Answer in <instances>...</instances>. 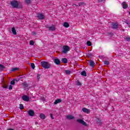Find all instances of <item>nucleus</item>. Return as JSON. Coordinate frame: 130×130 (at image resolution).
I'll return each mask as SVG.
<instances>
[{"instance_id": "23", "label": "nucleus", "mask_w": 130, "mask_h": 130, "mask_svg": "<svg viewBox=\"0 0 130 130\" xmlns=\"http://www.w3.org/2000/svg\"><path fill=\"white\" fill-rule=\"evenodd\" d=\"M31 69H32V70H34V69H35V64H34V63H31L30 64Z\"/></svg>"}, {"instance_id": "7", "label": "nucleus", "mask_w": 130, "mask_h": 130, "mask_svg": "<svg viewBox=\"0 0 130 130\" xmlns=\"http://www.w3.org/2000/svg\"><path fill=\"white\" fill-rule=\"evenodd\" d=\"M28 114L30 116H34L35 112L34 111L32 110H29L28 111Z\"/></svg>"}, {"instance_id": "36", "label": "nucleus", "mask_w": 130, "mask_h": 130, "mask_svg": "<svg viewBox=\"0 0 130 130\" xmlns=\"http://www.w3.org/2000/svg\"><path fill=\"white\" fill-rule=\"evenodd\" d=\"M125 24H127V25H128V27L130 28V23L127 22V21H125Z\"/></svg>"}, {"instance_id": "18", "label": "nucleus", "mask_w": 130, "mask_h": 130, "mask_svg": "<svg viewBox=\"0 0 130 130\" xmlns=\"http://www.w3.org/2000/svg\"><path fill=\"white\" fill-rule=\"evenodd\" d=\"M12 32L14 35H17V31L16 30V29L15 27H13L12 28Z\"/></svg>"}, {"instance_id": "8", "label": "nucleus", "mask_w": 130, "mask_h": 130, "mask_svg": "<svg viewBox=\"0 0 130 130\" xmlns=\"http://www.w3.org/2000/svg\"><path fill=\"white\" fill-rule=\"evenodd\" d=\"M82 111H83L85 113H87V114L90 113V110L86 108H83Z\"/></svg>"}, {"instance_id": "30", "label": "nucleus", "mask_w": 130, "mask_h": 130, "mask_svg": "<svg viewBox=\"0 0 130 130\" xmlns=\"http://www.w3.org/2000/svg\"><path fill=\"white\" fill-rule=\"evenodd\" d=\"M83 5H85V3L84 2L79 3L78 4V7H81V6H83Z\"/></svg>"}, {"instance_id": "14", "label": "nucleus", "mask_w": 130, "mask_h": 130, "mask_svg": "<svg viewBox=\"0 0 130 130\" xmlns=\"http://www.w3.org/2000/svg\"><path fill=\"white\" fill-rule=\"evenodd\" d=\"M61 60L63 63H68V59L67 58H62Z\"/></svg>"}, {"instance_id": "24", "label": "nucleus", "mask_w": 130, "mask_h": 130, "mask_svg": "<svg viewBox=\"0 0 130 130\" xmlns=\"http://www.w3.org/2000/svg\"><path fill=\"white\" fill-rule=\"evenodd\" d=\"M18 70H19L18 68H13L12 69L11 71L12 72H15V71H18Z\"/></svg>"}, {"instance_id": "11", "label": "nucleus", "mask_w": 130, "mask_h": 130, "mask_svg": "<svg viewBox=\"0 0 130 130\" xmlns=\"http://www.w3.org/2000/svg\"><path fill=\"white\" fill-rule=\"evenodd\" d=\"M89 66L91 67V68H94L95 67V62H94V61L90 60L89 61Z\"/></svg>"}, {"instance_id": "1", "label": "nucleus", "mask_w": 130, "mask_h": 130, "mask_svg": "<svg viewBox=\"0 0 130 130\" xmlns=\"http://www.w3.org/2000/svg\"><path fill=\"white\" fill-rule=\"evenodd\" d=\"M41 64L42 67V68H44V69H49L50 68V64L48 63V62H46L45 61H43L41 62Z\"/></svg>"}, {"instance_id": "9", "label": "nucleus", "mask_w": 130, "mask_h": 130, "mask_svg": "<svg viewBox=\"0 0 130 130\" xmlns=\"http://www.w3.org/2000/svg\"><path fill=\"white\" fill-rule=\"evenodd\" d=\"M54 62L57 65L60 64V60H59L58 58L54 59Z\"/></svg>"}, {"instance_id": "40", "label": "nucleus", "mask_w": 130, "mask_h": 130, "mask_svg": "<svg viewBox=\"0 0 130 130\" xmlns=\"http://www.w3.org/2000/svg\"><path fill=\"white\" fill-rule=\"evenodd\" d=\"M37 79L38 80H39V79H40V74H38L37 75Z\"/></svg>"}, {"instance_id": "43", "label": "nucleus", "mask_w": 130, "mask_h": 130, "mask_svg": "<svg viewBox=\"0 0 130 130\" xmlns=\"http://www.w3.org/2000/svg\"><path fill=\"white\" fill-rule=\"evenodd\" d=\"M89 56H91L92 55V54L89 53Z\"/></svg>"}, {"instance_id": "19", "label": "nucleus", "mask_w": 130, "mask_h": 130, "mask_svg": "<svg viewBox=\"0 0 130 130\" xmlns=\"http://www.w3.org/2000/svg\"><path fill=\"white\" fill-rule=\"evenodd\" d=\"M63 26L65 27V28H69V27H70V24L68 22H64Z\"/></svg>"}, {"instance_id": "27", "label": "nucleus", "mask_w": 130, "mask_h": 130, "mask_svg": "<svg viewBox=\"0 0 130 130\" xmlns=\"http://www.w3.org/2000/svg\"><path fill=\"white\" fill-rule=\"evenodd\" d=\"M19 109L21 110L24 109V106L23 105V104H21L19 105Z\"/></svg>"}, {"instance_id": "6", "label": "nucleus", "mask_w": 130, "mask_h": 130, "mask_svg": "<svg viewBox=\"0 0 130 130\" xmlns=\"http://www.w3.org/2000/svg\"><path fill=\"white\" fill-rule=\"evenodd\" d=\"M22 100H23V101H26V102H28V101H29L30 99L27 95H23L22 97Z\"/></svg>"}, {"instance_id": "44", "label": "nucleus", "mask_w": 130, "mask_h": 130, "mask_svg": "<svg viewBox=\"0 0 130 130\" xmlns=\"http://www.w3.org/2000/svg\"><path fill=\"white\" fill-rule=\"evenodd\" d=\"M15 81H16V82H18V81H20V79H18V80H15Z\"/></svg>"}, {"instance_id": "22", "label": "nucleus", "mask_w": 130, "mask_h": 130, "mask_svg": "<svg viewBox=\"0 0 130 130\" xmlns=\"http://www.w3.org/2000/svg\"><path fill=\"white\" fill-rule=\"evenodd\" d=\"M76 85L77 86H82V83H81L80 81L77 80L76 81Z\"/></svg>"}, {"instance_id": "37", "label": "nucleus", "mask_w": 130, "mask_h": 130, "mask_svg": "<svg viewBox=\"0 0 130 130\" xmlns=\"http://www.w3.org/2000/svg\"><path fill=\"white\" fill-rule=\"evenodd\" d=\"M9 89V90H12V89H13V86H12L11 84L10 85Z\"/></svg>"}, {"instance_id": "15", "label": "nucleus", "mask_w": 130, "mask_h": 130, "mask_svg": "<svg viewBox=\"0 0 130 130\" xmlns=\"http://www.w3.org/2000/svg\"><path fill=\"white\" fill-rule=\"evenodd\" d=\"M40 117L41 119H45V118H46L45 115H44V114H42V113L40 114Z\"/></svg>"}, {"instance_id": "31", "label": "nucleus", "mask_w": 130, "mask_h": 130, "mask_svg": "<svg viewBox=\"0 0 130 130\" xmlns=\"http://www.w3.org/2000/svg\"><path fill=\"white\" fill-rule=\"evenodd\" d=\"M29 45H34V41L31 40L29 42Z\"/></svg>"}, {"instance_id": "32", "label": "nucleus", "mask_w": 130, "mask_h": 130, "mask_svg": "<svg viewBox=\"0 0 130 130\" xmlns=\"http://www.w3.org/2000/svg\"><path fill=\"white\" fill-rule=\"evenodd\" d=\"M11 85H15L16 84V82H15V80H12L10 82Z\"/></svg>"}, {"instance_id": "35", "label": "nucleus", "mask_w": 130, "mask_h": 130, "mask_svg": "<svg viewBox=\"0 0 130 130\" xmlns=\"http://www.w3.org/2000/svg\"><path fill=\"white\" fill-rule=\"evenodd\" d=\"M3 88H4V89H7L8 88V85L4 84L3 85Z\"/></svg>"}, {"instance_id": "25", "label": "nucleus", "mask_w": 130, "mask_h": 130, "mask_svg": "<svg viewBox=\"0 0 130 130\" xmlns=\"http://www.w3.org/2000/svg\"><path fill=\"white\" fill-rule=\"evenodd\" d=\"M65 73L66 75H70L71 74V71L70 70H65Z\"/></svg>"}, {"instance_id": "4", "label": "nucleus", "mask_w": 130, "mask_h": 130, "mask_svg": "<svg viewBox=\"0 0 130 130\" xmlns=\"http://www.w3.org/2000/svg\"><path fill=\"white\" fill-rule=\"evenodd\" d=\"M77 122H79V123H81L82 124V125H84V126H88V124L85 121H84L82 119H78L77 120Z\"/></svg>"}, {"instance_id": "38", "label": "nucleus", "mask_w": 130, "mask_h": 130, "mask_svg": "<svg viewBox=\"0 0 130 130\" xmlns=\"http://www.w3.org/2000/svg\"><path fill=\"white\" fill-rule=\"evenodd\" d=\"M50 116L52 119H54V117H53V115H52V114H50Z\"/></svg>"}, {"instance_id": "45", "label": "nucleus", "mask_w": 130, "mask_h": 130, "mask_svg": "<svg viewBox=\"0 0 130 130\" xmlns=\"http://www.w3.org/2000/svg\"><path fill=\"white\" fill-rule=\"evenodd\" d=\"M74 1H82V0H74Z\"/></svg>"}, {"instance_id": "39", "label": "nucleus", "mask_w": 130, "mask_h": 130, "mask_svg": "<svg viewBox=\"0 0 130 130\" xmlns=\"http://www.w3.org/2000/svg\"><path fill=\"white\" fill-rule=\"evenodd\" d=\"M97 123H99V124H101V121L98 119V120L97 121Z\"/></svg>"}, {"instance_id": "16", "label": "nucleus", "mask_w": 130, "mask_h": 130, "mask_svg": "<svg viewBox=\"0 0 130 130\" xmlns=\"http://www.w3.org/2000/svg\"><path fill=\"white\" fill-rule=\"evenodd\" d=\"M67 119H75V117L72 116L71 115H69L67 116Z\"/></svg>"}, {"instance_id": "46", "label": "nucleus", "mask_w": 130, "mask_h": 130, "mask_svg": "<svg viewBox=\"0 0 130 130\" xmlns=\"http://www.w3.org/2000/svg\"><path fill=\"white\" fill-rule=\"evenodd\" d=\"M20 79H22V77H20Z\"/></svg>"}, {"instance_id": "12", "label": "nucleus", "mask_w": 130, "mask_h": 130, "mask_svg": "<svg viewBox=\"0 0 130 130\" xmlns=\"http://www.w3.org/2000/svg\"><path fill=\"white\" fill-rule=\"evenodd\" d=\"M48 28H49V31H55V27H54V25L50 26Z\"/></svg>"}, {"instance_id": "3", "label": "nucleus", "mask_w": 130, "mask_h": 130, "mask_svg": "<svg viewBox=\"0 0 130 130\" xmlns=\"http://www.w3.org/2000/svg\"><path fill=\"white\" fill-rule=\"evenodd\" d=\"M68 51H70V47L69 46H63L62 48V53H68Z\"/></svg>"}, {"instance_id": "42", "label": "nucleus", "mask_w": 130, "mask_h": 130, "mask_svg": "<svg viewBox=\"0 0 130 130\" xmlns=\"http://www.w3.org/2000/svg\"><path fill=\"white\" fill-rule=\"evenodd\" d=\"M72 6H75V7H78V5L75 4H73Z\"/></svg>"}, {"instance_id": "17", "label": "nucleus", "mask_w": 130, "mask_h": 130, "mask_svg": "<svg viewBox=\"0 0 130 130\" xmlns=\"http://www.w3.org/2000/svg\"><path fill=\"white\" fill-rule=\"evenodd\" d=\"M60 102H61V100L58 99L55 101L54 104L56 105L58 104V103H60Z\"/></svg>"}, {"instance_id": "5", "label": "nucleus", "mask_w": 130, "mask_h": 130, "mask_svg": "<svg viewBox=\"0 0 130 130\" xmlns=\"http://www.w3.org/2000/svg\"><path fill=\"white\" fill-rule=\"evenodd\" d=\"M37 16V18H38L39 20H43V19H44V15H43L42 13H38Z\"/></svg>"}, {"instance_id": "2", "label": "nucleus", "mask_w": 130, "mask_h": 130, "mask_svg": "<svg viewBox=\"0 0 130 130\" xmlns=\"http://www.w3.org/2000/svg\"><path fill=\"white\" fill-rule=\"evenodd\" d=\"M10 5L12 6V8L15 9H17L19 8V2L17 1H13L10 2Z\"/></svg>"}, {"instance_id": "41", "label": "nucleus", "mask_w": 130, "mask_h": 130, "mask_svg": "<svg viewBox=\"0 0 130 130\" xmlns=\"http://www.w3.org/2000/svg\"><path fill=\"white\" fill-rule=\"evenodd\" d=\"M32 35H36V32H32Z\"/></svg>"}, {"instance_id": "29", "label": "nucleus", "mask_w": 130, "mask_h": 130, "mask_svg": "<svg viewBox=\"0 0 130 130\" xmlns=\"http://www.w3.org/2000/svg\"><path fill=\"white\" fill-rule=\"evenodd\" d=\"M104 64H106L107 66H108L109 64V61L105 60L104 61Z\"/></svg>"}, {"instance_id": "34", "label": "nucleus", "mask_w": 130, "mask_h": 130, "mask_svg": "<svg viewBox=\"0 0 130 130\" xmlns=\"http://www.w3.org/2000/svg\"><path fill=\"white\" fill-rule=\"evenodd\" d=\"M125 39L126 40V41H130V37H126Z\"/></svg>"}, {"instance_id": "10", "label": "nucleus", "mask_w": 130, "mask_h": 130, "mask_svg": "<svg viewBox=\"0 0 130 130\" xmlns=\"http://www.w3.org/2000/svg\"><path fill=\"white\" fill-rule=\"evenodd\" d=\"M113 29H117L118 28V24L117 23H114L112 24Z\"/></svg>"}, {"instance_id": "13", "label": "nucleus", "mask_w": 130, "mask_h": 130, "mask_svg": "<svg viewBox=\"0 0 130 130\" xmlns=\"http://www.w3.org/2000/svg\"><path fill=\"white\" fill-rule=\"evenodd\" d=\"M128 7V5L125 3V2H123L122 3V8L123 9H126Z\"/></svg>"}, {"instance_id": "26", "label": "nucleus", "mask_w": 130, "mask_h": 130, "mask_svg": "<svg viewBox=\"0 0 130 130\" xmlns=\"http://www.w3.org/2000/svg\"><path fill=\"white\" fill-rule=\"evenodd\" d=\"M22 84H23V86H24L26 88L28 87V83H27L26 82H24Z\"/></svg>"}, {"instance_id": "21", "label": "nucleus", "mask_w": 130, "mask_h": 130, "mask_svg": "<svg viewBox=\"0 0 130 130\" xmlns=\"http://www.w3.org/2000/svg\"><path fill=\"white\" fill-rule=\"evenodd\" d=\"M4 69H5V66L2 64H0V72H2Z\"/></svg>"}, {"instance_id": "20", "label": "nucleus", "mask_w": 130, "mask_h": 130, "mask_svg": "<svg viewBox=\"0 0 130 130\" xmlns=\"http://www.w3.org/2000/svg\"><path fill=\"white\" fill-rule=\"evenodd\" d=\"M81 75L83 77H87V72L85 71H83L81 73Z\"/></svg>"}, {"instance_id": "33", "label": "nucleus", "mask_w": 130, "mask_h": 130, "mask_svg": "<svg viewBox=\"0 0 130 130\" xmlns=\"http://www.w3.org/2000/svg\"><path fill=\"white\" fill-rule=\"evenodd\" d=\"M25 1L27 4H30L31 3V0H25Z\"/></svg>"}, {"instance_id": "28", "label": "nucleus", "mask_w": 130, "mask_h": 130, "mask_svg": "<svg viewBox=\"0 0 130 130\" xmlns=\"http://www.w3.org/2000/svg\"><path fill=\"white\" fill-rule=\"evenodd\" d=\"M87 44L88 46H91V45H92V43H91L90 41H87Z\"/></svg>"}]
</instances>
